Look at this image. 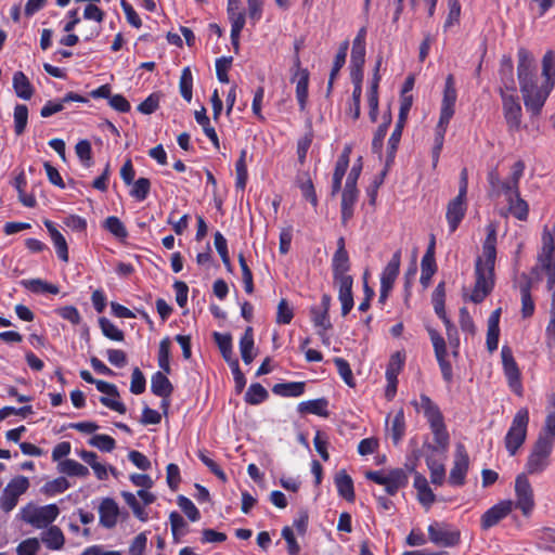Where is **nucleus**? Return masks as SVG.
Returning <instances> with one entry per match:
<instances>
[{"instance_id": "nucleus-1", "label": "nucleus", "mask_w": 555, "mask_h": 555, "mask_svg": "<svg viewBox=\"0 0 555 555\" xmlns=\"http://www.w3.org/2000/svg\"><path fill=\"white\" fill-rule=\"evenodd\" d=\"M517 77L527 112L532 117H538L555 87V52L548 50L543 55L542 74L539 77L532 53L526 48H519Z\"/></svg>"}, {"instance_id": "nucleus-2", "label": "nucleus", "mask_w": 555, "mask_h": 555, "mask_svg": "<svg viewBox=\"0 0 555 555\" xmlns=\"http://www.w3.org/2000/svg\"><path fill=\"white\" fill-rule=\"evenodd\" d=\"M496 259V227H487V236L482 244V256L477 257L475 264V286L469 296L474 304L482 302L494 286V266Z\"/></svg>"}, {"instance_id": "nucleus-3", "label": "nucleus", "mask_w": 555, "mask_h": 555, "mask_svg": "<svg viewBox=\"0 0 555 555\" xmlns=\"http://www.w3.org/2000/svg\"><path fill=\"white\" fill-rule=\"evenodd\" d=\"M411 403L417 411L422 410L434 436V441L437 444L436 447L428 444L427 448L433 451L438 449L443 452L447 451L450 444V435L440 408L425 393H421L420 402L414 400Z\"/></svg>"}, {"instance_id": "nucleus-4", "label": "nucleus", "mask_w": 555, "mask_h": 555, "mask_svg": "<svg viewBox=\"0 0 555 555\" xmlns=\"http://www.w3.org/2000/svg\"><path fill=\"white\" fill-rule=\"evenodd\" d=\"M171 340L168 336L159 341L157 362L162 371L155 372L151 378V391L157 397H171L173 386L167 374L171 373L170 366Z\"/></svg>"}, {"instance_id": "nucleus-5", "label": "nucleus", "mask_w": 555, "mask_h": 555, "mask_svg": "<svg viewBox=\"0 0 555 555\" xmlns=\"http://www.w3.org/2000/svg\"><path fill=\"white\" fill-rule=\"evenodd\" d=\"M502 100V112L508 133L514 134L521 130L522 108L517 89L513 91L499 90Z\"/></svg>"}, {"instance_id": "nucleus-6", "label": "nucleus", "mask_w": 555, "mask_h": 555, "mask_svg": "<svg viewBox=\"0 0 555 555\" xmlns=\"http://www.w3.org/2000/svg\"><path fill=\"white\" fill-rule=\"evenodd\" d=\"M365 478L377 485L384 486L388 495H396L400 489L409 483L408 470L403 468H392L385 470H367Z\"/></svg>"}, {"instance_id": "nucleus-7", "label": "nucleus", "mask_w": 555, "mask_h": 555, "mask_svg": "<svg viewBox=\"0 0 555 555\" xmlns=\"http://www.w3.org/2000/svg\"><path fill=\"white\" fill-rule=\"evenodd\" d=\"M529 411L527 408H521L515 414L504 438L505 448L511 456H514L524 444L527 437Z\"/></svg>"}, {"instance_id": "nucleus-8", "label": "nucleus", "mask_w": 555, "mask_h": 555, "mask_svg": "<svg viewBox=\"0 0 555 555\" xmlns=\"http://www.w3.org/2000/svg\"><path fill=\"white\" fill-rule=\"evenodd\" d=\"M553 447L552 440L538 436L526 462L528 474H541L550 466Z\"/></svg>"}, {"instance_id": "nucleus-9", "label": "nucleus", "mask_w": 555, "mask_h": 555, "mask_svg": "<svg viewBox=\"0 0 555 555\" xmlns=\"http://www.w3.org/2000/svg\"><path fill=\"white\" fill-rule=\"evenodd\" d=\"M60 514L56 504H48L44 506H27L22 511V518L25 522L35 528L41 529L51 525Z\"/></svg>"}, {"instance_id": "nucleus-10", "label": "nucleus", "mask_w": 555, "mask_h": 555, "mask_svg": "<svg viewBox=\"0 0 555 555\" xmlns=\"http://www.w3.org/2000/svg\"><path fill=\"white\" fill-rule=\"evenodd\" d=\"M501 358L503 372L506 377L508 387L515 395L521 397L524 392L521 373L514 358L512 348L507 345H504L501 349Z\"/></svg>"}, {"instance_id": "nucleus-11", "label": "nucleus", "mask_w": 555, "mask_h": 555, "mask_svg": "<svg viewBox=\"0 0 555 555\" xmlns=\"http://www.w3.org/2000/svg\"><path fill=\"white\" fill-rule=\"evenodd\" d=\"M29 488V480L25 476H16L9 481L0 498V506L4 512H11L17 504L18 498Z\"/></svg>"}, {"instance_id": "nucleus-12", "label": "nucleus", "mask_w": 555, "mask_h": 555, "mask_svg": "<svg viewBox=\"0 0 555 555\" xmlns=\"http://www.w3.org/2000/svg\"><path fill=\"white\" fill-rule=\"evenodd\" d=\"M516 502L514 507L519 508L524 516L529 517L534 508V496L531 483L525 474H520L515 480Z\"/></svg>"}, {"instance_id": "nucleus-13", "label": "nucleus", "mask_w": 555, "mask_h": 555, "mask_svg": "<svg viewBox=\"0 0 555 555\" xmlns=\"http://www.w3.org/2000/svg\"><path fill=\"white\" fill-rule=\"evenodd\" d=\"M430 542L443 547H453L461 542V532L457 529H450L444 522L435 521L428 526Z\"/></svg>"}, {"instance_id": "nucleus-14", "label": "nucleus", "mask_w": 555, "mask_h": 555, "mask_svg": "<svg viewBox=\"0 0 555 555\" xmlns=\"http://www.w3.org/2000/svg\"><path fill=\"white\" fill-rule=\"evenodd\" d=\"M428 335L430 337L436 360L439 364L442 378L450 383L453 378L452 365L448 358L447 344L444 338L436 331L435 328H427Z\"/></svg>"}, {"instance_id": "nucleus-15", "label": "nucleus", "mask_w": 555, "mask_h": 555, "mask_svg": "<svg viewBox=\"0 0 555 555\" xmlns=\"http://www.w3.org/2000/svg\"><path fill=\"white\" fill-rule=\"evenodd\" d=\"M469 468V456L464 444L459 443L455 449L453 466L449 475V483L453 487H462L466 482Z\"/></svg>"}, {"instance_id": "nucleus-16", "label": "nucleus", "mask_w": 555, "mask_h": 555, "mask_svg": "<svg viewBox=\"0 0 555 555\" xmlns=\"http://www.w3.org/2000/svg\"><path fill=\"white\" fill-rule=\"evenodd\" d=\"M514 508V502L503 500L488 508L480 517V528L489 530L507 517Z\"/></svg>"}, {"instance_id": "nucleus-17", "label": "nucleus", "mask_w": 555, "mask_h": 555, "mask_svg": "<svg viewBox=\"0 0 555 555\" xmlns=\"http://www.w3.org/2000/svg\"><path fill=\"white\" fill-rule=\"evenodd\" d=\"M457 92L453 75H448L444 82L443 96L440 107L441 124H449L455 113Z\"/></svg>"}, {"instance_id": "nucleus-18", "label": "nucleus", "mask_w": 555, "mask_h": 555, "mask_svg": "<svg viewBox=\"0 0 555 555\" xmlns=\"http://www.w3.org/2000/svg\"><path fill=\"white\" fill-rule=\"evenodd\" d=\"M525 168L526 166L522 160L514 163L509 178L501 182V185L494 195L499 196L503 194L506 201L518 195L520 193L519 182L524 176Z\"/></svg>"}, {"instance_id": "nucleus-19", "label": "nucleus", "mask_w": 555, "mask_h": 555, "mask_svg": "<svg viewBox=\"0 0 555 555\" xmlns=\"http://www.w3.org/2000/svg\"><path fill=\"white\" fill-rule=\"evenodd\" d=\"M520 297H521V317L524 319L530 318L533 315L535 310V305L531 296V289L533 286V279L528 275L526 272H522L518 280L516 281Z\"/></svg>"}, {"instance_id": "nucleus-20", "label": "nucleus", "mask_w": 555, "mask_h": 555, "mask_svg": "<svg viewBox=\"0 0 555 555\" xmlns=\"http://www.w3.org/2000/svg\"><path fill=\"white\" fill-rule=\"evenodd\" d=\"M467 211V202L465 197L455 196L447 205L446 219L449 227V232L454 233Z\"/></svg>"}, {"instance_id": "nucleus-21", "label": "nucleus", "mask_w": 555, "mask_h": 555, "mask_svg": "<svg viewBox=\"0 0 555 555\" xmlns=\"http://www.w3.org/2000/svg\"><path fill=\"white\" fill-rule=\"evenodd\" d=\"M359 198L358 188L346 186L341 192L340 221L344 227L353 218L354 207Z\"/></svg>"}, {"instance_id": "nucleus-22", "label": "nucleus", "mask_w": 555, "mask_h": 555, "mask_svg": "<svg viewBox=\"0 0 555 555\" xmlns=\"http://www.w3.org/2000/svg\"><path fill=\"white\" fill-rule=\"evenodd\" d=\"M334 284L338 287V300L341 304V315L346 317L353 308V278H343L334 280Z\"/></svg>"}, {"instance_id": "nucleus-23", "label": "nucleus", "mask_w": 555, "mask_h": 555, "mask_svg": "<svg viewBox=\"0 0 555 555\" xmlns=\"http://www.w3.org/2000/svg\"><path fill=\"white\" fill-rule=\"evenodd\" d=\"M100 524L107 529H112L116 526L119 508L117 503L111 499H104L99 506Z\"/></svg>"}, {"instance_id": "nucleus-24", "label": "nucleus", "mask_w": 555, "mask_h": 555, "mask_svg": "<svg viewBox=\"0 0 555 555\" xmlns=\"http://www.w3.org/2000/svg\"><path fill=\"white\" fill-rule=\"evenodd\" d=\"M400 264H401V250H397L391 256V259L386 264V267L383 269V272L380 274V286L393 288L395 282L399 275L400 272Z\"/></svg>"}, {"instance_id": "nucleus-25", "label": "nucleus", "mask_w": 555, "mask_h": 555, "mask_svg": "<svg viewBox=\"0 0 555 555\" xmlns=\"http://www.w3.org/2000/svg\"><path fill=\"white\" fill-rule=\"evenodd\" d=\"M44 225L50 234L54 245L57 257L67 262L68 261V246L64 235L55 228L51 220H46Z\"/></svg>"}, {"instance_id": "nucleus-26", "label": "nucleus", "mask_w": 555, "mask_h": 555, "mask_svg": "<svg viewBox=\"0 0 555 555\" xmlns=\"http://www.w3.org/2000/svg\"><path fill=\"white\" fill-rule=\"evenodd\" d=\"M334 482L339 496L345 499L347 502L354 501L356 494L353 480L345 469H341L336 474Z\"/></svg>"}, {"instance_id": "nucleus-27", "label": "nucleus", "mask_w": 555, "mask_h": 555, "mask_svg": "<svg viewBox=\"0 0 555 555\" xmlns=\"http://www.w3.org/2000/svg\"><path fill=\"white\" fill-rule=\"evenodd\" d=\"M499 74L501 81L499 90L513 91L514 89H517L514 79V64L511 56L504 55L502 57Z\"/></svg>"}, {"instance_id": "nucleus-28", "label": "nucleus", "mask_w": 555, "mask_h": 555, "mask_svg": "<svg viewBox=\"0 0 555 555\" xmlns=\"http://www.w3.org/2000/svg\"><path fill=\"white\" fill-rule=\"evenodd\" d=\"M413 486L417 490V498L420 503L426 507L431 506V504L436 500V496L430 487L428 486L426 477L416 472L414 476Z\"/></svg>"}, {"instance_id": "nucleus-29", "label": "nucleus", "mask_w": 555, "mask_h": 555, "mask_svg": "<svg viewBox=\"0 0 555 555\" xmlns=\"http://www.w3.org/2000/svg\"><path fill=\"white\" fill-rule=\"evenodd\" d=\"M306 389L305 382L278 383L272 387V392L284 398H296L304 395Z\"/></svg>"}, {"instance_id": "nucleus-30", "label": "nucleus", "mask_w": 555, "mask_h": 555, "mask_svg": "<svg viewBox=\"0 0 555 555\" xmlns=\"http://www.w3.org/2000/svg\"><path fill=\"white\" fill-rule=\"evenodd\" d=\"M328 400L326 398H318L313 400L302 401L298 404L299 413H309L322 417L328 416Z\"/></svg>"}, {"instance_id": "nucleus-31", "label": "nucleus", "mask_w": 555, "mask_h": 555, "mask_svg": "<svg viewBox=\"0 0 555 555\" xmlns=\"http://www.w3.org/2000/svg\"><path fill=\"white\" fill-rule=\"evenodd\" d=\"M543 246L541 251L538 255V261L542 270L548 269L555 266L554 261V241L553 236L550 233H544L543 237Z\"/></svg>"}, {"instance_id": "nucleus-32", "label": "nucleus", "mask_w": 555, "mask_h": 555, "mask_svg": "<svg viewBox=\"0 0 555 555\" xmlns=\"http://www.w3.org/2000/svg\"><path fill=\"white\" fill-rule=\"evenodd\" d=\"M333 281L343 278H352L348 274L350 270V259L348 253H334L332 258Z\"/></svg>"}, {"instance_id": "nucleus-33", "label": "nucleus", "mask_w": 555, "mask_h": 555, "mask_svg": "<svg viewBox=\"0 0 555 555\" xmlns=\"http://www.w3.org/2000/svg\"><path fill=\"white\" fill-rule=\"evenodd\" d=\"M547 414L545 417L544 426L539 436L548 438L555 442V392L547 397Z\"/></svg>"}, {"instance_id": "nucleus-34", "label": "nucleus", "mask_w": 555, "mask_h": 555, "mask_svg": "<svg viewBox=\"0 0 555 555\" xmlns=\"http://www.w3.org/2000/svg\"><path fill=\"white\" fill-rule=\"evenodd\" d=\"M16 95L23 100H29L34 94V87L28 77L21 70L15 72L12 79Z\"/></svg>"}, {"instance_id": "nucleus-35", "label": "nucleus", "mask_w": 555, "mask_h": 555, "mask_svg": "<svg viewBox=\"0 0 555 555\" xmlns=\"http://www.w3.org/2000/svg\"><path fill=\"white\" fill-rule=\"evenodd\" d=\"M21 285L34 294L49 293L57 295L60 293V287L57 285L48 283L41 279L22 280Z\"/></svg>"}, {"instance_id": "nucleus-36", "label": "nucleus", "mask_w": 555, "mask_h": 555, "mask_svg": "<svg viewBox=\"0 0 555 555\" xmlns=\"http://www.w3.org/2000/svg\"><path fill=\"white\" fill-rule=\"evenodd\" d=\"M309 78V70H305L302 75H299L294 81V83H296V100L301 112L306 109L308 103Z\"/></svg>"}, {"instance_id": "nucleus-37", "label": "nucleus", "mask_w": 555, "mask_h": 555, "mask_svg": "<svg viewBox=\"0 0 555 555\" xmlns=\"http://www.w3.org/2000/svg\"><path fill=\"white\" fill-rule=\"evenodd\" d=\"M41 540L49 550L57 551L64 546L65 537L57 526H50L41 535Z\"/></svg>"}, {"instance_id": "nucleus-38", "label": "nucleus", "mask_w": 555, "mask_h": 555, "mask_svg": "<svg viewBox=\"0 0 555 555\" xmlns=\"http://www.w3.org/2000/svg\"><path fill=\"white\" fill-rule=\"evenodd\" d=\"M507 202L508 212L519 221H527L529 217V205L521 198L520 193L511 197Z\"/></svg>"}, {"instance_id": "nucleus-39", "label": "nucleus", "mask_w": 555, "mask_h": 555, "mask_svg": "<svg viewBox=\"0 0 555 555\" xmlns=\"http://www.w3.org/2000/svg\"><path fill=\"white\" fill-rule=\"evenodd\" d=\"M254 330L251 326H247L243 336L240 339V351L242 360L244 361L245 364H250L254 360Z\"/></svg>"}, {"instance_id": "nucleus-40", "label": "nucleus", "mask_w": 555, "mask_h": 555, "mask_svg": "<svg viewBox=\"0 0 555 555\" xmlns=\"http://www.w3.org/2000/svg\"><path fill=\"white\" fill-rule=\"evenodd\" d=\"M102 228L114 235L120 242L128 237V231L124 222L116 216L107 217L102 223Z\"/></svg>"}, {"instance_id": "nucleus-41", "label": "nucleus", "mask_w": 555, "mask_h": 555, "mask_svg": "<svg viewBox=\"0 0 555 555\" xmlns=\"http://www.w3.org/2000/svg\"><path fill=\"white\" fill-rule=\"evenodd\" d=\"M388 433L392 439L393 444H398L405 434V418L403 409H400L391 420Z\"/></svg>"}, {"instance_id": "nucleus-42", "label": "nucleus", "mask_w": 555, "mask_h": 555, "mask_svg": "<svg viewBox=\"0 0 555 555\" xmlns=\"http://www.w3.org/2000/svg\"><path fill=\"white\" fill-rule=\"evenodd\" d=\"M246 156L247 151L242 150L240 153V157L235 163V188L237 190L244 191L248 180V171L246 166Z\"/></svg>"}, {"instance_id": "nucleus-43", "label": "nucleus", "mask_w": 555, "mask_h": 555, "mask_svg": "<svg viewBox=\"0 0 555 555\" xmlns=\"http://www.w3.org/2000/svg\"><path fill=\"white\" fill-rule=\"evenodd\" d=\"M269 398L267 389L259 383H253L245 392L244 400L250 405H258Z\"/></svg>"}, {"instance_id": "nucleus-44", "label": "nucleus", "mask_w": 555, "mask_h": 555, "mask_svg": "<svg viewBox=\"0 0 555 555\" xmlns=\"http://www.w3.org/2000/svg\"><path fill=\"white\" fill-rule=\"evenodd\" d=\"M59 469L61 473L66 474L67 476H76V477H87L89 475V469L85 465L79 462L66 459L59 464Z\"/></svg>"}, {"instance_id": "nucleus-45", "label": "nucleus", "mask_w": 555, "mask_h": 555, "mask_svg": "<svg viewBox=\"0 0 555 555\" xmlns=\"http://www.w3.org/2000/svg\"><path fill=\"white\" fill-rule=\"evenodd\" d=\"M99 326L101 328L102 334L114 341H124L125 333L118 328L113 322H111L107 318L101 317L99 319Z\"/></svg>"}, {"instance_id": "nucleus-46", "label": "nucleus", "mask_w": 555, "mask_h": 555, "mask_svg": "<svg viewBox=\"0 0 555 555\" xmlns=\"http://www.w3.org/2000/svg\"><path fill=\"white\" fill-rule=\"evenodd\" d=\"M426 465L430 472L431 482L437 486L443 485L446 480L444 465L431 456L426 457Z\"/></svg>"}, {"instance_id": "nucleus-47", "label": "nucleus", "mask_w": 555, "mask_h": 555, "mask_svg": "<svg viewBox=\"0 0 555 555\" xmlns=\"http://www.w3.org/2000/svg\"><path fill=\"white\" fill-rule=\"evenodd\" d=\"M169 522L172 538L175 542H179L180 538L186 534L188 524L184 518L176 511L169 514Z\"/></svg>"}, {"instance_id": "nucleus-48", "label": "nucleus", "mask_w": 555, "mask_h": 555, "mask_svg": "<svg viewBox=\"0 0 555 555\" xmlns=\"http://www.w3.org/2000/svg\"><path fill=\"white\" fill-rule=\"evenodd\" d=\"M179 90L181 96L186 102H191L193 95V76L190 67H184L181 72Z\"/></svg>"}, {"instance_id": "nucleus-49", "label": "nucleus", "mask_w": 555, "mask_h": 555, "mask_svg": "<svg viewBox=\"0 0 555 555\" xmlns=\"http://www.w3.org/2000/svg\"><path fill=\"white\" fill-rule=\"evenodd\" d=\"M14 132L22 135L28 121V107L25 104H16L14 107Z\"/></svg>"}, {"instance_id": "nucleus-50", "label": "nucleus", "mask_w": 555, "mask_h": 555, "mask_svg": "<svg viewBox=\"0 0 555 555\" xmlns=\"http://www.w3.org/2000/svg\"><path fill=\"white\" fill-rule=\"evenodd\" d=\"M310 315L313 325L321 328V331L318 332L320 336H323L324 332L332 327L330 315L326 311H320L318 307H312L310 309Z\"/></svg>"}, {"instance_id": "nucleus-51", "label": "nucleus", "mask_w": 555, "mask_h": 555, "mask_svg": "<svg viewBox=\"0 0 555 555\" xmlns=\"http://www.w3.org/2000/svg\"><path fill=\"white\" fill-rule=\"evenodd\" d=\"M132 189L130 190V196L137 202H143L147 198L151 191V181L147 178H139L133 181Z\"/></svg>"}, {"instance_id": "nucleus-52", "label": "nucleus", "mask_w": 555, "mask_h": 555, "mask_svg": "<svg viewBox=\"0 0 555 555\" xmlns=\"http://www.w3.org/2000/svg\"><path fill=\"white\" fill-rule=\"evenodd\" d=\"M69 487L70 483L65 477H57L51 481L46 482V485L42 487V491L48 496H54L65 492Z\"/></svg>"}, {"instance_id": "nucleus-53", "label": "nucleus", "mask_w": 555, "mask_h": 555, "mask_svg": "<svg viewBox=\"0 0 555 555\" xmlns=\"http://www.w3.org/2000/svg\"><path fill=\"white\" fill-rule=\"evenodd\" d=\"M177 504L191 521L201 519V513L194 503L183 494L177 496Z\"/></svg>"}, {"instance_id": "nucleus-54", "label": "nucleus", "mask_w": 555, "mask_h": 555, "mask_svg": "<svg viewBox=\"0 0 555 555\" xmlns=\"http://www.w3.org/2000/svg\"><path fill=\"white\" fill-rule=\"evenodd\" d=\"M198 459L202 461V463L222 482L228 481V477L223 469L212 460L208 456V452L206 450H199L197 452Z\"/></svg>"}, {"instance_id": "nucleus-55", "label": "nucleus", "mask_w": 555, "mask_h": 555, "mask_svg": "<svg viewBox=\"0 0 555 555\" xmlns=\"http://www.w3.org/2000/svg\"><path fill=\"white\" fill-rule=\"evenodd\" d=\"M334 364L337 369L339 376L346 383V385H348L349 387H354L356 380L349 362L344 358H334Z\"/></svg>"}, {"instance_id": "nucleus-56", "label": "nucleus", "mask_w": 555, "mask_h": 555, "mask_svg": "<svg viewBox=\"0 0 555 555\" xmlns=\"http://www.w3.org/2000/svg\"><path fill=\"white\" fill-rule=\"evenodd\" d=\"M88 443L103 452H112L116 447L115 439L104 434L92 436Z\"/></svg>"}, {"instance_id": "nucleus-57", "label": "nucleus", "mask_w": 555, "mask_h": 555, "mask_svg": "<svg viewBox=\"0 0 555 555\" xmlns=\"http://www.w3.org/2000/svg\"><path fill=\"white\" fill-rule=\"evenodd\" d=\"M214 339H215V343L217 344L223 359L230 360V358H232V356H233L231 335L215 332Z\"/></svg>"}, {"instance_id": "nucleus-58", "label": "nucleus", "mask_w": 555, "mask_h": 555, "mask_svg": "<svg viewBox=\"0 0 555 555\" xmlns=\"http://www.w3.org/2000/svg\"><path fill=\"white\" fill-rule=\"evenodd\" d=\"M404 351H397L391 354L386 367L385 376H398L404 366Z\"/></svg>"}, {"instance_id": "nucleus-59", "label": "nucleus", "mask_w": 555, "mask_h": 555, "mask_svg": "<svg viewBox=\"0 0 555 555\" xmlns=\"http://www.w3.org/2000/svg\"><path fill=\"white\" fill-rule=\"evenodd\" d=\"M306 180H298V186L301 191L302 196L310 202V204L315 208L318 206V196L315 193V189L312 180L310 179L308 173H305Z\"/></svg>"}, {"instance_id": "nucleus-60", "label": "nucleus", "mask_w": 555, "mask_h": 555, "mask_svg": "<svg viewBox=\"0 0 555 555\" xmlns=\"http://www.w3.org/2000/svg\"><path fill=\"white\" fill-rule=\"evenodd\" d=\"M422 272L420 282L424 287H427L435 272L437 271L436 260H430L429 257H423L421 261Z\"/></svg>"}, {"instance_id": "nucleus-61", "label": "nucleus", "mask_w": 555, "mask_h": 555, "mask_svg": "<svg viewBox=\"0 0 555 555\" xmlns=\"http://www.w3.org/2000/svg\"><path fill=\"white\" fill-rule=\"evenodd\" d=\"M76 154L86 168L92 165V147L88 140H80L75 146Z\"/></svg>"}, {"instance_id": "nucleus-62", "label": "nucleus", "mask_w": 555, "mask_h": 555, "mask_svg": "<svg viewBox=\"0 0 555 555\" xmlns=\"http://www.w3.org/2000/svg\"><path fill=\"white\" fill-rule=\"evenodd\" d=\"M313 137V131L310 128L309 131L297 141V156L300 165L306 163L307 154L312 144Z\"/></svg>"}, {"instance_id": "nucleus-63", "label": "nucleus", "mask_w": 555, "mask_h": 555, "mask_svg": "<svg viewBox=\"0 0 555 555\" xmlns=\"http://www.w3.org/2000/svg\"><path fill=\"white\" fill-rule=\"evenodd\" d=\"M449 12L447 18L443 24V29L448 30L449 28L457 25L460 23L461 16V4L459 0H449L448 1Z\"/></svg>"}, {"instance_id": "nucleus-64", "label": "nucleus", "mask_w": 555, "mask_h": 555, "mask_svg": "<svg viewBox=\"0 0 555 555\" xmlns=\"http://www.w3.org/2000/svg\"><path fill=\"white\" fill-rule=\"evenodd\" d=\"M40 548V544L37 538H28L22 541L17 547V555H36Z\"/></svg>"}]
</instances>
